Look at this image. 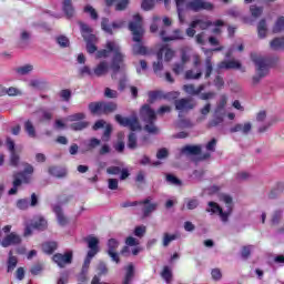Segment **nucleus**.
Segmentation results:
<instances>
[{
  "mask_svg": "<svg viewBox=\"0 0 284 284\" xmlns=\"http://www.w3.org/2000/svg\"><path fill=\"white\" fill-rule=\"evenodd\" d=\"M129 30L132 34V52L134 55L145 57L148 54V47L143 45V38L145 37V28H143V18L135 14L133 21L129 22Z\"/></svg>",
  "mask_w": 284,
  "mask_h": 284,
  "instance_id": "nucleus-1",
  "label": "nucleus"
},
{
  "mask_svg": "<svg viewBox=\"0 0 284 284\" xmlns=\"http://www.w3.org/2000/svg\"><path fill=\"white\" fill-rule=\"evenodd\" d=\"M140 119L144 122V132L148 134H159V126H156V111L150 106V104H144L140 110Z\"/></svg>",
  "mask_w": 284,
  "mask_h": 284,
  "instance_id": "nucleus-2",
  "label": "nucleus"
},
{
  "mask_svg": "<svg viewBox=\"0 0 284 284\" xmlns=\"http://www.w3.org/2000/svg\"><path fill=\"white\" fill-rule=\"evenodd\" d=\"M251 60L255 64L256 75L252 78L253 85H258L261 79L270 74V60L263 55L256 53L251 54Z\"/></svg>",
  "mask_w": 284,
  "mask_h": 284,
  "instance_id": "nucleus-3",
  "label": "nucleus"
},
{
  "mask_svg": "<svg viewBox=\"0 0 284 284\" xmlns=\"http://www.w3.org/2000/svg\"><path fill=\"white\" fill-rule=\"evenodd\" d=\"M106 48L109 52H113L111 70L113 72L112 79H116V74H119V71L125 68V64L123 63V61H125V54L121 52V47H119L116 42H106Z\"/></svg>",
  "mask_w": 284,
  "mask_h": 284,
  "instance_id": "nucleus-4",
  "label": "nucleus"
},
{
  "mask_svg": "<svg viewBox=\"0 0 284 284\" xmlns=\"http://www.w3.org/2000/svg\"><path fill=\"white\" fill-rule=\"evenodd\" d=\"M91 114H112L119 110L116 102H91L89 103Z\"/></svg>",
  "mask_w": 284,
  "mask_h": 284,
  "instance_id": "nucleus-5",
  "label": "nucleus"
},
{
  "mask_svg": "<svg viewBox=\"0 0 284 284\" xmlns=\"http://www.w3.org/2000/svg\"><path fill=\"white\" fill-rule=\"evenodd\" d=\"M114 119L119 125L130 129L131 132H141L142 130L141 123L139 122V118L136 115L123 118L121 114H115Z\"/></svg>",
  "mask_w": 284,
  "mask_h": 284,
  "instance_id": "nucleus-6",
  "label": "nucleus"
},
{
  "mask_svg": "<svg viewBox=\"0 0 284 284\" xmlns=\"http://www.w3.org/2000/svg\"><path fill=\"white\" fill-rule=\"evenodd\" d=\"M174 106L175 110L182 114V112L194 110V108H196V102L192 98H182L174 101Z\"/></svg>",
  "mask_w": 284,
  "mask_h": 284,
  "instance_id": "nucleus-7",
  "label": "nucleus"
},
{
  "mask_svg": "<svg viewBox=\"0 0 284 284\" xmlns=\"http://www.w3.org/2000/svg\"><path fill=\"white\" fill-rule=\"evenodd\" d=\"M139 205H143L142 207V219H148L152 216V212H156L159 209V203L152 202V197H146L143 201H140Z\"/></svg>",
  "mask_w": 284,
  "mask_h": 284,
  "instance_id": "nucleus-8",
  "label": "nucleus"
},
{
  "mask_svg": "<svg viewBox=\"0 0 284 284\" xmlns=\"http://www.w3.org/2000/svg\"><path fill=\"white\" fill-rule=\"evenodd\" d=\"M205 212H212L213 214H219V216L221 217V221L223 223H227L230 219L231 209L223 212V209L219 205V203L209 202V209H206Z\"/></svg>",
  "mask_w": 284,
  "mask_h": 284,
  "instance_id": "nucleus-9",
  "label": "nucleus"
},
{
  "mask_svg": "<svg viewBox=\"0 0 284 284\" xmlns=\"http://www.w3.org/2000/svg\"><path fill=\"white\" fill-rule=\"evenodd\" d=\"M187 8L193 12H201V10H213L214 6L203 0H191L187 2Z\"/></svg>",
  "mask_w": 284,
  "mask_h": 284,
  "instance_id": "nucleus-10",
  "label": "nucleus"
},
{
  "mask_svg": "<svg viewBox=\"0 0 284 284\" xmlns=\"http://www.w3.org/2000/svg\"><path fill=\"white\" fill-rule=\"evenodd\" d=\"M200 27V30H207V28L212 26H225V22L223 20H216L214 22L210 20H203V19H195L191 22V28Z\"/></svg>",
  "mask_w": 284,
  "mask_h": 284,
  "instance_id": "nucleus-11",
  "label": "nucleus"
},
{
  "mask_svg": "<svg viewBox=\"0 0 284 284\" xmlns=\"http://www.w3.org/2000/svg\"><path fill=\"white\" fill-rule=\"evenodd\" d=\"M52 261L63 268L65 265L72 264V252L70 251L64 254L57 253L52 256Z\"/></svg>",
  "mask_w": 284,
  "mask_h": 284,
  "instance_id": "nucleus-12",
  "label": "nucleus"
},
{
  "mask_svg": "<svg viewBox=\"0 0 284 284\" xmlns=\"http://www.w3.org/2000/svg\"><path fill=\"white\" fill-rule=\"evenodd\" d=\"M21 235L17 234L16 232H12L2 239L1 245L2 247H10L12 245H21Z\"/></svg>",
  "mask_w": 284,
  "mask_h": 284,
  "instance_id": "nucleus-13",
  "label": "nucleus"
},
{
  "mask_svg": "<svg viewBox=\"0 0 284 284\" xmlns=\"http://www.w3.org/2000/svg\"><path fill=\"white\" fill-rule=\"evenodd\" d=\"M84 241L90 250L88 252L89 256H97L99 254V240L95 236L89 235Z\"/></svg>",
  "mask_w": 284,
  "mask_h": 284,
  "instance_id": "nucleus-14",
  "label": "nucleus"
},
{
  "mask_svg": "<svg viewBox=\"0 0 284 284\" xmlns=\"http://www.w3.org/2000/svg\"><path fill=\"white\" fill-rule=\"evenodd\" d=\"M221 70H241V62L235 60L222 61L217 64V74L221 73Z\"/></svg>",
  "mask_w": 284,
  "mask_h": 284,
  "instance_id": "nucleus-15",
  "label": "nucleus"
},
{
  "mask_svg": "<svg viewBox=\"0 0 284 284\" xmlns=\"http://www.w3.org/2000/svg\"><path fill=\"white\" fill-rule=\"evenodd\" d=\"M203 151V148L197 145H185L181 149V154H184V156H199L201 155V152Z\"/></svg>",
  "mask_w": 284,
  "mask_h": 284,
  "instance_id": "nucleus-16",
  "label": "nucleus"
},
{
  "mask_svg": "<svg viewBox=\"0 0 284 284\" xmlns=\"http://www.w3.org/2000/svg\"><path fill=\"white\" fill-rule=\"evenodd\" d=\"M229 132L235 134L236 132H242V134L247 135L252 132V122H245L244 124L237 123L230 128Z\"/></svg>",
  "mask_w": 284,
  "mask_h": 284,
  "instance_id": "nucleus-17",
  "label": "nucleus"
},
{
  "mask_svg": "<svg viewBox=\"0 0 284 284\" xmlns=\"http://www.w3.org/2000/svg\"><path fill=\"white\" fill-rule=\"evenodd\" d=\"M48 172L51 176H55V179H65L68 176V170L61 166H50Z\"/></svg>",
  "mask_w": 284,
  "mask_h": 284,
  "instance_id": "nucleus-18",
  "label": "nucleus"
},
{
  "mask_svg": "<svg viewBox=\"0 0 284 284\" xmlns=\"http://www.w3.org/2000/svg\"><path fill=\"white\" fill-rule=\"evenodd\" d=\"M225 119L223 118V114L221 113V106H219L215 110L214 118L209 121L207 128H217V125H221Z\"/></svg>",
  "mask_w": 284,
  "mask_h": 284,
  "instance_id": "nucleus-19",
  "label": "nucleus"
},
{
  "mask_svg": "<svg viewBox=\"0 0 284 284\" xmlns=\"http://www.w3.org/2000/svg\"><path fill=\"white\" fill-rule=\"evenodd\" d=\"M22 183H30V178H28V175H26L24 173H13L12 186L21 187Z\"/></svg>",
  "mask_w": 284,
  "mask_h": 284,
  "instance_id": "nucleus-20",
  "label": "nucleus"
},
{
  "mask_svg": "<svg viewBox=\"0 0 284 284\" xmlns=\"http://www.w3.org/2000/svg\"><path fill=\"white\" fill-rule=\"evenodd\" d=\"M62 12H64L67 19L74 17V4H72V0L62 1Z\"/></svg>",
  "mask_w": 284,
  "mask_h": 284,
  "instance_id": "nucleus-21",
  "label": "nucleus"
},
{
  "mask_svg": "<svg viewBox=\"0 0 284 284\" xmlns=\"http://www.w3.org/2000/svg\"><path fill=\"white\" fill-rule=\"evenodd\" d=\"M109 70L110 65L105 61H102L94 68L93 77H105Z\"/></svg>",
  "mask_w": 284,
  "mask_h": 284,
  "instance_id": "nucleus-22",
  "label": "nucleus"
},
{
  "mask_svg": "<svg viewBox=\"0 0 284 284\" xmlns=\"http://www.w3.org/2000/svg\"><path fill=\"white\" fill-rule=\"evenodd\" d=\"M21 97V91L14 87L6 88L0 85V97Z\"/></svg>",
  "mask_w": 284,
  "mask_h": 284,
  "instance_id": "nucleus-23",
  "label": "nucleus"
},
{
  "mask_svg": "<svg viewBox=\"0 0 284 284\" xmlns=\"http://www.w3.org/2000/svg\"><path fill=\"white\" fill-rule=\"evenodd\" d=\"M52 210L58 219L59 225L64 226L68 223V217L63 214V209L60 205H54Z\"/></svg>",
  "mask_w": 284,
  "mask_h": 284,
  "instance_id": "nucleus-24",
  "label": "nucleus"
},
{
  "mask_svg": "<svg viewBox=\"0 0 284 284\" xmlns=\"http://www.w3.org/2000/svg\"><path fill=\"white\" fill-rule=\"evenodd\" d=\"M19 264V260L17 256H13L12 251L9 252V257L7 261V272L8 274H12L14 270H17V265Z\"/></svg>",
  "mask_w": 284,
  "mask_h": 284,
  "instance_id": "nucleus-25",
  "label": "nucleus"
},
{
  "mask_svg": "<svg viewBox=\"0 0 284 284\" xmlns=\"http://www.w3.org/2000/svg\"><path fill=\"white\" fill-rule=\"evenodd\" d=\"M134 280V264L130 263L125 267V276L122 284H130Z\"/></svg>",
  "mask_w": 284,
  "mask_h": 284,
  "instance_id": "nucleus-26",
  "label": "nucleus"
},
{
  "mask_svg": "<svg viewBox=\"0 0 284 284\" xmlns=\"http://www.w3.org/2000/svg\"><path fill=\"white\" fill-rule=\"evenodd\" d=\"M24 131L27 132L30 139H37V129L34 128V123L31 120H27L24 122Z\"/></svg>",
  "mask_w": 284,
  "mask_h": 284,
  "instance_id": "nucleus-27",
  "label": "nucleus"
},
{
  "mask_svg": "<svg viewBox=\"0 0 284 284\" xmlns=\"http://www.w3.org/2000/svg\"><path fill=\"white\" fill-rule=\"evenodd\" d=\"M31 225L36 230H47L48 221H45V217L43 216H38Z\"/></svg>",
  "mask_w": 284,
  "mask_h": 284,
  "instance_id": "nucleus-28",
  "label": "nucleus"
},
{
  "mask_svg": "<svg viewBox=\"0 0 284 284\" xmlns=\"http://www.w3.org/2000/svg\"><path fill=\"white\" fill-rule=\"evenodd\" d=\"M257 34L260 39H265L267 34V22L265 19H262L257 24Z\"/></svg>",
  "mask_w": 284,
  "mask_h": 284,
  "instance_id": "nucleus-29",
  "label": "nucleus"
},
{
  "mask_svg": "<svg viewBox=\"0 0 284 284\" xmlns=\"http://www.w3.org/2000/svg\"><path fill=\"white\" fill-rule=\"evenodd\" d=\"M57 247V242H45L44 244H42V251L44 252V254H54Z\"/></svg>",
  "mask_w": 284,
  "mask_h": 284,
  "instance_id": "nucleus-30",
  "label": "nucleus"
},
{
  "mask_svg": "<svg viewBox=\"0 0 284 284\" xmlns=\"http://www.w3.org/2000/svg\"><path fill=\"white\" fill-rule=\"evenodd\" d=\"M154 72H161L163 70V50H159L158 52V61L153 62Z\"/></svg>",
  "mask_w": 284,
  "mask_h": 284,
  "instance_id": "nucleus-31",
  "label": "nucleus"
},
{
  "mask_svg": "<svg viewBox=\"0 0 284 284\" xmlns=\"http://www.w3.org/2000/svg\"><path fill=\"white\" fill-rule=\"evenodd\" d=\"M34 70V65L32 64H24L16 69L17 74H21V77H26V74H30Z\"/></svg>",
  "mask_w": 284,
  "mask_h": 284,
  "instance_id": "nucleus-32",
  "label": "nucleus"
},
{
  "mask_svg": "<svg viewBox=\"0 0 284 284\" xmlns=\"http://www.w3.org/2000/svg\"><path fill=\"white\" fill-rule=\"evenodd\" d=\"M128 148L129 150H136L138 148V139L136 133L131 132L128 136Z\"/></svg>",
  "mask_w": 284,
  "mask_h": 284,
  "instance_id": "nucleus-33",
  "label": "nucleus"
},
{
  "mask_svg": "<svg viewBox=\"0 0 284 284\" xmlns=\"http://www.w3.org/2000/svg\"><path fill=\"white\" fill-rule=\"evenodd\" d=\"M90 126V122L85 121H80V122H74L70 125L71 130L74 132H80L81 130H85V128Z\"/></svg>",
  "mask_w": 284,
  "mask_h": 284,
  "instance_id": "nucleus-34",
  "label": "nucleus"
},
{
  "mask_svg": "<svg viewBox=\"0 0 284 284\" xmlns=\"http://www.w3.org/2000/svg\"><path fill=\"white\" fill-rule=\"evenodd\" d=\"M278 32H284V17L277 18L274 27H273V33L278 34Z\"/></svg>",
  "mask_w": 284,
  "mask_h": 284,
  "instance_id": "nucleus-35",
  "label": "nucleus"
},
{
  "mask_svg": "<svg viewBox=\"0 0 284 284\" xmlns=\"http://www.w3.org/2000/svg\"><path fill=\"white\" fill-rule=\"evenodd\" d=\"M83 12H85L87 14H90L91 19H93V21H97V19H99V13L97 12V9H94V7L87 4L83 9Z\"/></svg>",
  "mask_w": 284,
  "mask_h": 284,
  "instance_id": "nucleus-36",
  "label": "nucleus"
},
{
  "mask_svg": "<svg viewBox=\"0 0 284 284\" xmlns=\"http://www.w3.org/2000/svg\"><path fill=\"white\" fill-rule=\"evenodd\" d=\"M214 67L212 65V58L207 57L205 60V79H210L212 77V72Z\"/></svg>",
  "mask_w": 284,
  "mask_h": 284,
  "instance_id": "nucleus-37",
  "label": "nucleus"
},
{
  "mask_svg": "<svg viewBox=\"0 0 284 284\" xmlns=\"http://www.w3.org/2000/svg\"><path fill=\"white\" fill-rule=\"evenodd\" d=\"M160 50H162V57L164 54L165 61H172L174 59V50L168 47H162Z\"/></svg>",
  "mask_w": 284,
  "mask_h": 284,
  "instance_id": "nucleus-38",
  "label": "nucleus"
},
{
  "mask_svg": "<svg viewBox=\"0 0 284 284\" xmlns=\"http://www.w3.org/2000/svg\"><path fill=\"white\" fill-rule=\"evenodd\" d=\"M179 122H178V125L179 128H194V123H192V120L191 119H185V118H182L181 116V113L179 114Z\"/></svg>",
  "mask_w": 284,
  "mask_h": 284,
  "instance_id": "nucleus-39",
  "label": "nucleus"
},
{
  "mask_svg": "<svg viewBox=\"0 0 284 284\" xmlns=\"http://www.w3.org/2000/svg\"><path fill=\"white\" fill-rule=\"evenodd\" d=\"M284 47V38H275L271 41L272 50H281Z\"/></svg>",
  "mask_w": 284,
  "mask_h": 284,
  "instance_id": "nucleus-40",
  "label": "nucleus"
},
{
  "mask_svg": "<svg viewBox=\"0 0 284 284\" xmlns=\"http://www.w3.org/2000/svg\"><path fill=\"white\" fill-rule=\"evenodd\" d=\"M30 272L33 276H39V274H41V272H43V263L38 262V263L33 264L30 268Z\"/></svg>",
  "mask_w": 284,
  "mask_h": 284,
  "instance_id": "nucleus-41",
  "label": "nucleus"
},
{
  "mask_svg": "<svg viewBox=\"0 0 284 284\" xmlns=\"http://www.w3.org/2000/svg\"><path fill=\"white\" fill-rule=\"evenodd\" d=\"M161 276L164 278V281H166V283H172V270H170V266L163 267Z\"/></svg>",
  "mask_w": 284,
  "mask_h": 284,
  "instance_id": "nucleus-42",
  "label": "nucleus"
},
{
  "mask_svg": "<svg viewBox=\"0 0 284 284\" xmlns=\"http://www.w3.org/2000/svg\"><path fill=\"white\" fill-rule=\"evenodd\" d=\"M83 119H85V113H74L71 114L67 118V121H69L70 123H74V121H83Z\"/></svg>",
  "mask_w": 284,
  "mask_h": 284,
  "instance_id": "nucleus-43",
  "label": "nucleus"
},
{
  "mask_svg": "<svg viewBox=\"0 0 284 284\" xmlns=\"http://www.w3.org/2000/svg\"><path fill=\"white\" fill-rule=\"evenodd\" d=\"M281 219H283V211H281V210L275 211L271 219L272 225H278V223H281Z\"/></svg>",
  "mask_w": 284,
  "mask_h": 284,
  "instance_id": "nucleus-44",
  "label": "nucleus"
},
{
  "mask_svg": "<svg viewBox=\"0 0 284 284\" xmlns=\"http://www.w3.org/2000/svg\"><path fill=\"white\" fill-rule=\"evenodd\" d=\"M57 43L60 45V48H70V39H68L65 36L58 37Z\"/></svg>",
  "mask_w": 284,
  "mask_h": 284,
  "instance_id": "nucleus-45",
  "label": "nucleus"
},
{
  "mask_svg": "<svg viewBox=\"0 0 284 284\" xmlns=\"http://www.w3.org/2000/svg\"><path fill=\"white\" fill-rule=\"evenodd\" d=\"M104 97L106 99H119V91L112 90L110 88L104 89Z\"/></svg>",
  "mask_w": 284,
  "mask_h": 284,
  "instance_id": "nucleus-46",
  "label": "nucleus"
},
{
  "mask_svg": "<svg viewBox=\"0 0 284 284\" xmlns=\"http://www.w3.org/2000/svg\"><path fill=\"white\" fill-rule=\"evenodd\" d=\"M183 90L186 94H190L191 97H197L196 87H194V84H185L183 85Z\"/></svg>",
  "mask_w": 284,
  "mask_h": 284,
  "instance_id": "nucleus-47",
  "label": "nucleus"
},
{
  "mask_svg": "<svg viewBox=\"0 0 284 284\" xmlns=\"http://www.w3.org/2000/svg\"><path fill=\"white\" fill-rule=\"evenodd\" d=\"M119 250V241L116 239H110L108 241V252H116Z\"/></svg>",
  "mask_w": 284,
  "mask_h": 284,
  "instance_id": "nucleus-48",
  "label": "nucleus"
},
{
  "mask_svg": "<svg viewBox=\"0 0 284 284\" xmlns=\"http://www.w3.org/2000/svg\"><path fill=\"white\" fill-rule=\"evenodd\" d=\"M172 241H176V235H171L169 233H164L162 245L163 247H168Z\"/></svg>",
  "mask_w": 284,
  "mask_h": 284,
  "instance_id": "nucleus-49",
  "label": "nucleus"
},
{
  "mask_svg": "<svg viewBox=\"0 0 284 284\" xmlns=\"http://www.w3.org/2000/svg\"><path fill=\"white\" fill-rule=\"evenodd\" d=\"M154 1L156 0H143L141 8L142 10H145V12L154 9Z\"/></svg>",
  "mask_w": 284,
  "mask_h": 284,
  "instance_id": "nucleus-50",
  "label": "nucleus"
},
{
  "mask_svg": "<svg viewBox=\"0 0 284 284\" xmlns=\"http://www.w3.org/2000/svg\"><path fill=\"white\" fill-rule=\"evenodd\" d=\"M250 10H251V14H252V17H254V19H258V17H261V14H263V7L251 6Z\"/></svg>",
  "mask_w": 284,
  "mask_h": 284,
  "instance_id": "nucleus-51",
  "label": "nucleus"
},
{
  "mask_svg": "<svg viewBox=\"0 0 284 284\" xmlns=\"http://www.w3.org/2000/svg\"><path fill=\"white\" fill-rule=\"evenodd\" d=\"M110 136H112V124H106L102 135V141L104 142L110 141Z\"/></svg>",
  "mask_w": 284,
  "mask_h": 284,
  "instance_id": "nucleus-52",
  "label": "nucleus"
},
{
  "mask_svg": "<svg viewBox=\"0 0 284 284\" xmlns=\"http://www.w3.org/2000/svg\"><path fill=\"white\" fill-rule=\"evenodd\" d=\"M110 20L108 18H103L101 22V28L104 30V32H108V34H113L112 27H110Z\"/></svg>",
  "mask_w": 284,
  "mask_h": 284,
  "instance_id": "nucleus-53",
  "label": "nucleus"
},
{
  "mask_svg": "<svg viewBox=\"0 0 284 284\" xmlns=\"http://www.w3.org/2000/svg\"><path fill=\"white\" fill-rule=\"evenodd\" d=\"M222 201L226 204V210H231L230 211V215L232 214V210L234 207V204H232L233 200L232 196L230 195H222Z\"/></svg>",
  "mask_w": 284,
  "mask_h": 284,
  "instance_id": "nucleus-54",
  "label": "nucleus"
},
{
  "mask_svg": "<svg viewBox=\"0 0 284 284\" xmlns=\"http://www.w3.org/2000/svg\"><path fill=\"white\" fill-rule=\"evenodd\" d=\"M60 97L63 101L68 102L72 99V91L70 89H63L60 91Z\"/></svg>",
  "mask_w": 284,
  "mask_h": 284,
  "instance_id": "nucleus-55",
  "label": "nucleus"
},
{
  "mask_svg": "<svg viewBox=\"0 0 284 284\" xmlns=\"http://www.w3.org/2000/svg\"><path fill=\"white\" fill-rule=\"evenodd\" d=\"M199 205H200L199 199H189L186 201L187 210H196V207H199Z\"/></svg>",
  "mask_w": 284,
  "mask_h": 284,
  "instance_id": "nucleus-56",
  "label": "nucleus"
},
{
  "mask_svg": "<svg viewBox=\"0 0 284 284\" xmlns=\"http://www.w3.org/2000/svg\"><path fill=\"white\" fill-rule=\"evenodd\" d=\"M79 74L80 77H94V72H92V70L90 69V67L85 65V67H82L80 70H79Z\"/></svg>",
  "mask_w": 284,
  "mask_h": 284,
  "instance_id": "nucleus-57",
  "label": "nucleus"
},
{
  "mask_svg": "<svg viewBox=\"0 0 284 284\" xmlns=\"http://www.w3.org/2000/svg\"><path fill=\"white\" fill-rule=\"evenodd\" d=\"M252 254V245H247V246H243L242 247V258H244L245 261H247V258H250Z\"/></svg>",
  "mask_w": 284,
  "mask_h": 284,
  "instance_id": "nucleus-58",
  "label": "nucleus"
},
{
  "mask_svg": "<svg viewBox=\"0 0 284 284\" xmlns=\"http://www.w3.org/2000/svg\"><path fill=\"white\" fill-rule=\"evenodd\" d=\"M30 207V203L27 199L18 200L17 202V209L18 210H28Z\"/></svg>",
  "mask_w": 284,
  "mask_h": 284,
  "instance_id": "nucleus-59",
  "label": "nucleus"
},
{
  "mask_svg": "<svg viewBox=\"0 0 284 284\" xmlns=\"http://www.w3.org/2000/svg\"><path fill=\"white\" fill-rule=\"evenodd\" d=\"M183 70H185L184 63L176 62L173 64L172 71L174 72V74H181V72H183Z\"/></svg>",
  "mask_w": 284,
  "mask_h": 284,
  "instance_id": "nucleus-60",
  "label": "nucleus"
},
{
  "mask_svg": "<svg viewBox=\"0 0 284 284\" xmlns=\"http://www.w3.org/2000/svg\"><path fill=\"white\" fill-rule=\"evenodd\" d=\"M19 154H17V151L11 153L10 155V165H12L13 168H18L19 166Z\"/></svg>",
  "mask_w": 284,
  "mask_h": 284,
  "instance_id": "nucleus-61",
  "label": "nucleus"
},
{
  "mask_svg": "<svg viewBox=\"0 0 284 284\" xmlns=\"http://www.w3.org/2000/svg\"><path fill=\"white\" fill-rule=\"evenodd\" d=\"M129 3H130V0H121L115 4V10L118 12H121L128 8Z\"/></svg>",
  "mask_w": 284,
  "mask_h": 284,
  "instance_id": "nucleus-62",
  "label": "nucleus"
},
{
  "mask_svg": "<svg viewBox=\"0 0 284 284\" xmlns=\"http://www.w3.org/2000/svg\"><path fill=\"white\" fill-rule=\"evenodd\" d=\"M82 38L84 39L85 43H97L98 39L97 36L92 34V33H84V36H82Z\"/></svg>",
  "mask_w": 284,
  "mask_h": 284,
  "instance_id": "nucleus-63",
  "label": "nucleus"
},
{
  "mask_svg": "<svg viewBox=\"0 0 284 284\" xmlns=\"http://www.w3.org/2000/svg\"><path fill=\"white\" fill-rule=\"evenodd\" d=\"M250 173L245 171L237 172L235 175L236 181H247L250 179Z\"/></svg>",
  "mask_w": 284,
  "mask_h": 284,
  "instance_id": "nucleus-64",
  "label": "nucleus"
}]
</instances>
